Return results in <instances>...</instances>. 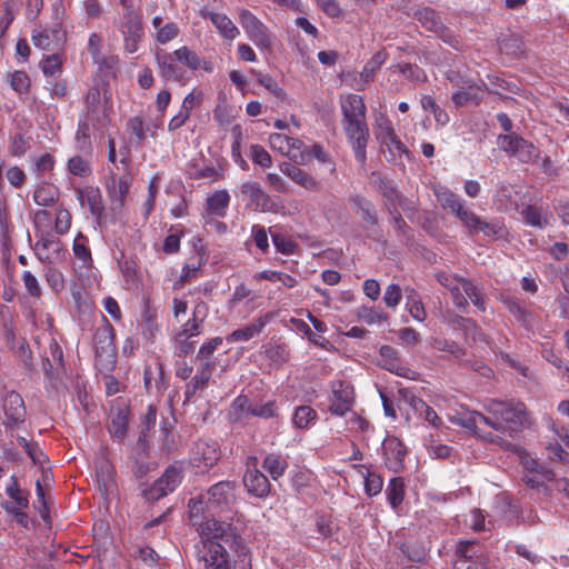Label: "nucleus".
Segmentation results:
<instances>
[{"label":"nucleus","mask_w":569,"mask_h":569,"mask_svg":"<svg viewBox=\"0 0 569 569\" xmlns=\"http://www.w3.org/2000/svg\"><path fill=\"white\" fill-rule=\"evenodd\" d=\"M448 79L456 87V91L452 93V102L456 107L480 103L482 100V87L486 86L483 82L480 86L471 79L460 77L455 71L448 73Z\"/></svg>","instance_id":"obj_5"},{"label":"nucleus","mask_w":569,"mask_h":569,"mask_svg":"<svg viewBox=\"0 0 569 569\" xmlns=\"http://www.w3.org/2000/svg\"><path fill=\"white\" fill-rule=\"evenodd\" d=\"M212 376V365L206 361L201 365L197 375L191 379L190 383L193 386V390H203Z\"/></svg>","instance_id":"obj_52"},{"label":"nucleus","mask_w":569,"mask_h":569,"mask_svg":"<svg viewBox=\"0 0 569 569\" xmlns=\"http://www.w3.org/2000/svg\"><path fill=\"white\" fill-rule=\"evenodd\" d=\"M271 316L264 315L263 317H259L258 319L253 320L251 323L239 328L234 331H232L228 337L227 341L229 342H236V341H248L254 336L259 335L263 328L267 326V323L270 321Z\"/></svg>","instance_id":"obj_28"},{"label":"nucleus","mask_w":569,"mask_h":569,"mask_svg":"<svg viewBox=\"0 0 569 569\" xmlns=\"http://www.w3.org/2000/svg\"><path fill=\"white\" fill-rule=\"evenodd\" d=\"M33 44L42 50L52 51L59 48L66 40V34L59 26L33 30Z\"/></svg>","instance_id":"obj_19"},{"label":"nucleus","mask_w":569,"mask_h":569,"mask_svg":"<svg viewBox=\"0 0 569 569\" xmlns=\"http://www.w3.org/2000/svg\"><path fill=\"white\" fill-rule=\"evenodd\" d=\"M59 189L52 184L43 183L33 192V200L38 206L50 207L59 201Z\"/></svg>","instance_id":"obj_38"},{"label":"nucleus","mask_w":569,"mask_h":569,"mask_svg":"<svg viewBox=\"0 0 569 569\" xmlns=\"http://www.w3.org/2000/svg\"><path fill=\"white\" fill-rule=\"evenodd\" d=\"M219 458L220 450L217 441L200 439L192 448L191 462L201 471L216 465Z\"/></svg>","instance_id":"obj_13"},{"label":"nucleus","mask_w":569,"mask_h":569,"mask_svg":"<svg viewBox=\"0 0 569 569\" xmlns=\"http://www.w3.org/2000/svg\"><path fill=\"white\" fill-rule=\"evenodd\" d=\"M291 323L299 332H302L311 343L325 350H330L333 348V345L327 338L312 331L310 326L305 320L292 318Z\"/></svg>","instance_id":"obj_36"},{"label":"nucleus","mask_w":569,"mask_h":569,"mask_svg":"<svg viewBox=\"0 0 569 569\" xmlns=\"http://www.w3.org/2000/svg\"><path fill=\"white\" fill-rule=\"evenodd\" d=\"M181 479V471L170 466L148 490H144V496L149 500H158L172 492L180 485Z\"/></svg>","instance_id":"obj_14"},{"label":"nucleus","mask_w":569,"mask_h":569,"mask_svg":"<svg viewBox=\"0 0 569 569\" xmlns=\"http://www.w3.org/2000/svg\"><path fill=\"white\" fill-rule=\"evenodd\" d=\"M415 17L428 31L433 32L435 34L443 32L445 23L436 10L429 7L421 8L415 12Z\"/></svg>","instance_id":"obj_32"},{"label":"nucleus","mask_w":569,"mask_h":569,"mask_svg":"<svg viewBox=\"0 0 569 569\" xmlns=\"http://www.w3.org/2000/svg\"><path fill=\"white\" fill-rule=\"evenodd\" d=\"M206 505V498L204 496H200L198 499H191L188 503L189 508V518L193 526L200 527V525H203L201 522L202 513H203V506ZM200 530V528H198Z\"/></svg>","instance_id":"obj_57"},{"label":"nucleus","mask_w":569,"mask_h":569,"mask_svg":"<svg viewBox=\"0 0 569 569\" xmlns=\"http://www.w3.org/2000/svg\"><path fill=\"white\" fill-rule=\"evenodd\" d=\"M431 347L435 350L443 352V359L456 361L459 365L462 363L463 358L467 355L466 349L458 342L445 338H433L431 340Z\"/></svg>","instance_id":"obj_26"},{"label":"nucleus","mask_w":569,"mask_h":569,"mask_svg":"<svg viewBox=\"0 0 569 569\" xmlns=\"http://www.w3.org/2000/svg\"><path fill=\"white\" fill-rule=\"evenodd\" d=\"M450 212L456 216L468 230L479 223V217L473 211L466 209L462 200L458 202Z\"/></svg>","instance_id":"obj_49"},{"label":"nucleus","mask_w":569,"mask_h":569,"mask_svg":"<svg viewBox=\"0 0 569 569\" xmlns=\"http://www.w3.org/2000/svg\"><path fill=\"white\" fill-rule=\"evenodd\" d=\"M230 201L229 193L226 190L213 192L207 200L209 210L221 216L223 210L228 207Z\"/></svg>","instance_id":"obj_47"},{"label":"nucleus","mask_w":569,"mask_h":569,"mask_svg":"<svg viewBox=\"0 0 569 569\" xmlns=\"http://www.w3.org/2000/svg\"><path fill=\"white\" fill-rule=\"evenodd\" d=\"M342 112L341 124L351 146L356 160L365 166L367 161V146L370 138L367 123V107L363 98L356 93H349L340 98Z\"/></svg>","instance_id":"obj_1"},{"label":"nucleus","mask_w":569,"mask_h":569,"mask_svg":"<svg viewBox=\"0 0 569 569\" xmlns=\"http://www.w3.org/2000/svg\"><path fill=\"white\" fill-rule=\"evenodd\" d=\"M316 532L318 539H330L333 538L338 532V526L332 522L329 517L319 516L316 519Z\"/></svg>","instance_id":"obj_46"},{"label":"nucleus","mask_w":569,"mask_h":569,"mask_svg":"<svg viewBox=\"0 0 569 569\" xmlns=\"http://www.w3.org/2000/svg\"><path fill=\"white\" fill-rule=\"evenodd\" d=\"M199 533L203 546L217 541L226 546V548H231L234 545L240 546L242 540L237 529L231 523L216 519H208L203 525H200Z\"/></svg>","instance_id":"obj_4"},{"label":"nucleus","mask_w":569,"mask_h":569,"mask_svg":"<svg viewBox=\"0 0 569 569\" xmlns=\"http://www.w3.org/2000/svg\"><path fill=\"white\" fill-rule=\"evenodd\" d=\"M392 133H395L392 122L385 113H379L376 117L375 126V136L377 140L381 141L382 139L390 137Z\"/></svg>","instance_id":"obj_54"},{"label":"nucleus","mask_w":569,"mask_h":569,"mask_svg":"<svg viewBox=\"0 0 569 569\" xmlns=\"http://www.w3.org/2000/svg\"><path fill=\"white\" fill-rule=\"evenodd\" d=\"M120 31L123 37L124 51L128 53L137 52L139 43L144 37L141 16L131 11L124 12Z\"/></svg>","instance_id":"obj_10"},{"label":"nucleus","mask_w":569,"mask_h":569,"mask_svg":"<svg viewBox=\"0 0 569 569\" xmlns=\"http://www.w3.org/2000/svg\"><path fill=\"white\" fill-rule=\"evenodd\" d=\"M6 493L13 500L14 506L29 507V495L20 489L14 477H12V483L7 487Z\"/></svg>","instance_id":"obj_53"},{"label":"nucleus","mask_w":569,"mask_h":569,"mask_svg":"<svg viewBox=\"0 0 569 569\" xmlns=\"http://www.w3.org/2000/svg\"><path fill=\"white\" fill-rule=\"evenodd\" d=\"M199 16L203 19H209L219 34L228 41L234 40L240 34L238 27L224 13L213 12L208 7H202L199 10Z\"/></svg>","instance_id":"obj_18"},{"label":"nucleus","mask_w":569,"mask_h":569,"mask_svg":"<svg viewBox=\"0 0 569 569\" xmlns=\"http://www.w3.org/2000/svg\"><path fill=\"white\" fill-rule=\"evenodd\" d=\"M71 227V214L70 212L60 207L57 209L56 221H54V230L58 234H64L69 231Z\"/></svg>","instance_id":"obj_64"},{"label":"nucleus","mask_w":569,"mask_h":569,"mask_svg":"<svg viewBox=\"0 0 569 569\" xmlns=\"http://www.w3.org/2000/svg\"><path fill=\"white\" fill-rule=\"evenodd\" d=\"M173 59H178L180 66L184 69H189L190 71H197L198 69H202L206 72L213 71V64L210 61L202 60L194 51H192L187 46H182L179 49L173 51Z\"/></svg>","instance_id":"obj_23"},{"label":"nucleus","mask_w":569,"mask_h":569,"mask_svg":"<svg viewBox=\"0 0 569 569\" xmlns=\"http://www.w3.org/2000/svg\"><path fill=\"white\" fill-rule=\"evenodd\" d=\"M522 140L523 138L517 134H500L498 136L497 143L501 150L510 156H515Z\"/></svg>","instance_id":"obj_56"},{"label":"nucleus","mask_w":569,"mask_h":569,"mask_svg":"<svg viewBox=\"0 0 569 569\" xmlns=\"http://www.w3.org/2000/svg\"><path fill=\"white\" fill-rule=\"evenodd\" d=\"M318 418L317 411L310 406H300L296 408L292 416V422L298 429H307L315 423Z\"/></svg>","instance_id":"obj_42"},{"label":"nucleus","mask_w":569,"mask_h":569,"mask_svg":"<svg viewBox=\"0 0 569 569\" xmlns=\"http://www.w3.org/2000/svg\"><path fill=\"white\" fill-rule=\"evenodd\" d=\"M379 355L381 357V366L397 376L405 378H413L415 371L405 367L399 359V352L391 346L383 345L379 349Z\"/></svg>","instance_id":"obj_21"},{"label":"nucleus","mask_w":569,"mask_h":569,"mask_svg":"<svg viewBox=\"0 0 569 569\" xmlns=\"http://www.w3.org/2000/svg\"><path fill=\"white\" fill-rule=\"evenodd\" d=\"M252 405L247 396H238L231 403L229 410L230 420L233 422H241L251 416Z\"/></svg>","instance_id":"obj_39"},{"label":"nucleus","mask_w":569,"mask_h":569,"mask_svg":"<svg viewBox=\"0 0 569 569\" xmlns=\"http://www.w3.org/2000/svg\"><path fill=\"white\" fill-rule=\"evenodd\" d=\"M3 425L7 429L20 427L26 421L24 401L17 391H7L2 398Z\"/></svg>","instance_id":"obj_11"},{"label":"nucleus","mask_w":569,"mask_h":569,"mask_svg":"<svg viewBox=\"0 0 569 569\" xmlns=\"http://www.w3.org/2000/svg\"><path fill=\"white\" fill-rule=\"evenodd\" d=\"M436 279L441 286L451 292L455 306L463 309L468 306V300L461 291V286L465 281V278L450 274L446 271H438L436 273Z\"/></svg>","instance_id":"obj_24"},{"label":"nucleus","mask_w":569,"mask_h":569,"mask_svg":"<svg viewBox=\"0 0 569 569\" xmlns=\"http://www.w3.org/2000/svg\"><path fill=\"white\" fill-rule=\"evenodd\" d=\"M250 157L253 163L261 166L262 168H269L272 164L271 156L259 144H252L250 147Z\"/></svg>","instance_id":"obj_62"},{"label":"nucleus","mask_w":569,"mask_h":569,"mask_svg":"<svg viewBox=\"0 0 569 569\" xmlns=\"http://www.w3.org/2000/svg\"><path fill=\"white\" fill-rule=\"evenodd\" d=\"M270 234L277 251L283 254H292L296 251L298 243L290 237L272 230Z\"/></svg>","instance_id":"obj_45"},{"label":"nucleus","mask_w":569,"mask_h":569,"mask_svg":"<svg viewBox=\"0 0 569 569\" xmlns=\"http://www.w3.org/2000/svg\"><path fill=\"white\" fill-rule=\"evenodd\" d=\"M488 553L476 540H462L456 545L455 569H488Z\"/></svg>","instance_id":"obj_3"},{"label":"nucleus","mask_w":569,"mask_h":569,"mask_svg":"<svg viewBox=\"0 0 569 569\" xmlns=\"http://www.w3.org/2000/svg\"><path fill=\"white\" fill-rule=\"evenodd\" d=\"M483 408L502 422L506 427V431L510 435L518 431L529 420L526 406L520 401L488 399Z\"/></svg>","instance_id":"obj_2"},{"label":"nucleus","mask_w":569,"mask_h":569,"mask_svg":"<svg viewBox=\"0 0 569 569\" xmlns=\"http://www.w3.org/2000/svg\"><path fill=\"white\" fill-rule=\"evenodd\" d=\"M90 127L89 122L82 121L79 123L76 132L77 148L82 152H90L92 149Z\"/></svg>","instance_id":"obj_51"},{"label":"nucleus","mask_w":569,"mask_h":569,"mask_svg":"<svg viewBox=\"0 0 569 569\" xmlns=\"http://www.w3.org/2000/svg\"><path fill=\"white\" fill-rule=\"evenodd\" d=\"M173 52L159 51L156 53V61L160 76L170 81L184 82L188 80L186 70L180 66L178 59H173Z\"/></svg>","instance_id":"obj_16"},{"label":"nucleus","mask_w":569,"mask_h":569,"mask_svg":"<svg viewBox=\"0 0 569 569\" xmlns=\"http://www.w3.org/2000/svg\"><path fill=\"white\" fill-rule=\"evenodd\" d=\"M280 171L290 178L295 183L301 186L302 188L309 191H319L321 189V183L317 181L311 174L301 168L290 163L282 162L279 166Z\"/></svg>","instance_id":"obj_22"},{"label":"nucleus","mask_w":569,"mask_h":569,"mask_svg":"<svg viewBox=\"0 0 569 569\" xmlns=\"http://www.w3.org/2000/svg\"><path fill=\"white\" fill-rule=\"evenodd\" d=\"M239 22L248 38L260 49L270 51L272 37L268 28L249 10L241 9Z\"/></svg>","instance_id":"obj_6"},{"label":"nucleus","mask_w":569,"mask_h":569,"mask_svg":"<svg viewBox=\"0 0 569 569\" xmlns=\"http://www.w3.org/2000/svg\"><path fill=\"white\" fill-rule=\"evenodd\" d=\"M387 500L392 507L397 509L405 498V481L402 478H392L386 489Z\"/></svg>","instance_id":"obj_41"},{"label":"nucleus","mask_w":569,"mask_h":569,"mask_svg":"<svg viewBox=\"0 0 569 569\" xmlns=\"http://www.w3.org/2000/svg\"><path fill=\"white\" fill-rule=\"evenodd\" d=\"M248 493L257 498H266L271 490L268 478L257 468L248 469L242 478Z\"/></svg>","instance_id":"obj_20"},{"label":"nucleus","mask_w":569,"mask_h":569,"mask_svg":"<svg viewBox=\"0 0 569 569\" xmlns=\"http://www.w3.org/2000/svg\"><path fill=\"white\" fill-rule=\"evenodd\" d=\"M61 250V242L53 234H42L34 244L37 257L42 262L51 261V253H59Z\"/></svg>","instance_id":"obj_31"},{"label":"nucleus","mask_w":569,"mask_h":569,"mask_svg":"<svg viewBox=\"0 0 569 569\" xmlns=\"http://www.w3.org/2000/svg\"><path fill=\"white\" fill-rule=\"evenodd\" d=\"M240 191L246 196L256 211L278 213L280 206L263 191L261 186L256 181L243 182Z\"/></svg>","instance_id":"obj_12"},{"label":"nucleus","mask_w":569,"mask_h":569,"mask_svg":"<svg viewBox=\"0 0 569 569\" xmlns=\"http://www.w3.org/2000/svg\"><path fill=\"white\" fill-rule=\"evenodd\" d=\"M76 193L81 206H87L90 213L96 218L101 217L103 204L99 188L86 187L84 189H77Z\"/></svg>","instance_id":"obj_27"},{"label":"nucleus","mask_w":569,"mask_h":569,"mask_svg":"<svg viewBox=\"0 0 569 569\" xmlns=\"http://www.w3.org/2000/svg\"><path fill=\"white\" fill-rule=\"evenodd\" d=\"M349 201L355 212L359 214L363 221L368 222L371 226L378 224V216L375 206L370 200L359 194H356L352 196Z\"/></svg>","instance_id":"obj_33"},{"label":"nucleus","mask_w":569,"mask_h":569,"mask_svg":"<svg viewBox=\"0 0 569 569\" xmlns=\"http://www.w3.org/2000/svg\"><path fill=\"white\" fill-rule=\"evenodd\" d=\"M262 468L273 480L282 477L288 468L287 460L277 453H268L262 461Z\"/></svg>","instance_id":"obj_37"},{"label":"nucleus","mask_w":569,"mask_h":569,"mask_svg":"<svg viewBox=\"0 0 569 569\" xmlns=\"http://www.w3.org/2000/svg\"><path fill=\"white\" fill-rule=\"evenodd\" d=\"M2 508L14 518L19 526L23 528L29 527L30 519L24 512V509L28 507L14 506L13 502L6 501L2 503Z\"/></svg>","instance_id":"obj_59"},{"label":"nucleus","mask_w":569,"mask_h":569,"mask_svg":"<svg viewBox=\"0 0 569 569\" xmlns=\"http://www.w3.org/2000/svg\"><path fill=\"white\" fill-rule=\"evenodd\" d=\"M538 156V149L531 142L523 139L513 157H517L521 162L528 163L537 159Z\"/></svg>","instance_id":"obj_61"},{"label":"nucleus","mask_w":569,"mask_h":569,"mask_svg":"<svg viewBox=\"0 0 569 569\" xmlns=\"http://www.w3.org/2000/svg\"><path fill=\"white\" fill-rule=\"evenodd\" d=\"M357 316L359 320L366 322L367 325H375L388 319V315L380 311L375 307H366L362 306L358 309Z\"/></svg>","instance_id":"obj_48"},{"label":"nucleus","mask_w":569,"mask_h":569,"mask_svg":"<svg viewBox=\"0 0 569 569\" xmlns=\"http://www.w3.org/2000/svg\"><path fill=\"white\" fill-rule=\"evenodd\" d=\"M201 556L204 569H231V561L226 546L213 541L204 545Z\"/></svg>","instance_id":"obj_17"},{"label":"nucleus","mask_w":569,"mask_h":569,"mask_svg":"<svg viewBox=\"0 0 569 569\" xmlns=\"http://www.w3.org/2000/svg\"><path fill=\"white\" fill-rule=\"evenodd\" d=\"M46 280L48 286L54 291L60 292L64 289V278L60 270L56 268H47L46 272Z\"/></svg>","instance_id":"obj_63"},{"label":"nucleus","mask_w":569,"mask_h":569,"mask_svg":"<svg viewBox=\"0 0 569 569\" xmlns=\"http://www.w3.org/2000/svg\"><path fill=\"white\" fill-rule=\"evenodd\" d=\"M259 278L269 281H279L287 288H293L297 284L296 278L280 271L264 270L259 273Z\"/></svg>","instance_id":"obj_60"},{"label":"nucleus","mask_w":569,"mask_h":569,"mask_svg":"<svg viewBox=\"0 0 569 569\" xmlns=\"http://www.w3.org/2000/svg\"><path fill=\"white\" fill-rule=\"evenodd\" d=\"M102 323L93 335V346L97 357H111L114 352V329L109 320L102 316Z\"/></svg>","instance_id":"obj_15"},{"label":"nucleus","mask_w":569,"mask_h":569,"mask_svg":"<svg viewBox=\"0 0 569 569\" xmlns=\"http://www.w3.org/2000/svg\"><path fill=\"white\" fill-rule=\"evenodd\" d=\"M330 389V406L328 411L338 417L346 416L351 411L355 405V391L352 385L345 380H335L331 381Z\"/></svg>","instance_id":"obj_7"},{"label":"nucleus","mask_w":569,"mask_h":569,"mask_svg":"<svg viewBox=\"0 0 569 569\" xmlns=\"http://www.w3.org/2000/svg\"><path fill=\"white\" fill-rule=\"evenodd\" d=\"M68 171L77 177H88L92 173L90 161L82 156H73L67 162Z\"/></svg>","instance_id":"obj_44"},{"label":"nucleus","mask_w":569,"mask_h":569,"mask_svg":"<svg viewBox=\"0 0 569 569\" xmlns=\"http://www.w3.org/2000/svg\"><path fill=\"white\" fill-rule=\"evenodd\" d=\"M18 445L26 450V453L30 458L33 465L43 466L47 461V456L43 453L39 445L32 440H28L24 437H17Z\"/></svg>","instance_id":"obj_43"},{"label":"nucleus","mask_w":569,"mask_h":569,"mask_svg":"<svg viewBox=\"0 0 569 569\" xmlns=\"http://www.w3.org/2000/svg\"><path fill=\"white\" fill-rule=\"evenodd\" d=\"M131 182L132 178L129 173H124L118 179L113 173H111L107 181V190L112 203H117L119 207L123 206L124 199L129 193Z\"/></svg>","instance_id":"obj_25"},{"label":"nucleus","mask_w":569,"mask_h":569,"mask_svg":"<svg viewBox=\"0 0 569 569\" xmlns=\"http://www.w3.org/2000/svg\"><path fill=\"white\" fill-rule=\"evenodd\" d=\"M202 323V319H196L192 317L181 326L177 338L188 340L189 338L199 336L201 333Z\"/></svg>","instance_id":"obj_58"},{"label":"nucleus","mask_w":569,"mask_h":569,"mask_svg":"<svg viewBox=\"0 0 569 569\" xmlns=\"http://www.w3.org/2000/svg\"><path fill=\"white\" fill-rule=\"evenodd\" d=\"M382 449L388 467L397 470L402 465L407 453L403 443L397 438H390L383 442Z\"/></svg>","instance_id":"obj_30"},{"label":"nucleus","mask_w":569,"mask_h":569,"mask_svg":"<svg viewBox=\"0 0 569 569\" xmlns=\"http://www.w3.org/2000/svg\"><path fill=\"white\" fill-rule=\"evenodd\" d=\"M108 430L112 438L122 441L127 437L128 431V411L119 409L113 413L108 425Z\"/></svg>","instance_id":"obj_35"},{"label":"nucleus","mask_w":569,"mask_h":569,"mask_svg":"<svg viewBox=\"0 0 569 569\" xmlns=\"http://www.w3.org/2000/svg\"><path fill=\"white\" fill-rule=\"evenodd\" d=\"M435 194L440 206L448 211L452 210L461 201L459 196L446 187L437 188Z\"/></svg>","instance_id":"obj_50"},{"label":"nucleus","mask_w":569,"mask_h":569,"mask_svg":"<svg viewBox=\"0 0 569 569\" xmlns=\"http://www.w3.org/2000/svg\"><path fill=\"white\" fill-rule=\"evenodd\" d=\"M377 188L380 194L387 200L388 211L393 214L396 207H405L407 198L399 192L386 178L377 180Z\"/></svg>","instance_id":"obj_29"},{"label":"nucleus","mask_w":569,"mask_h":569,"mask_svg":"<svg viewBox=\"0 0 569 569\" xmlns=\"http://www.w3.org/2000/svg\"><path fill=\"white\" fill-rule=\"evenodd\" d=\"M237 482L230 480L212 485L206 495V508L210 511H224L236 501Z\"/></svg>","instance_id":"obj_8"},{"label":"nucleus","mask_w":569,"mask_h":569,"mask_svg":"<svg viewBox=\"0 0 569 569\" xmlns=\"http://www.w3.org/2000/svg\"><path fill=\"white\" fill-rule=\"evenodd\" d=\"M87 118L86 122L97 129L102 130L109 126L110 107L107 100H101L100 91L96 88L90 89L86 96Z\"/></svg>","instance_id":"obj_9"},{"label":"nucleus","mask_w":569,"mask_h":569,"mask_svg":"<svg viewBox=\"0 0 569 569\" xmlns=\"http://www.w3.org/2000/svg\"><path fill=\"white\" fill-rule=\"evenodd\" d=\"M379 142L381 146V151L389 162H396L401 158L402 154L408 153L407 148L397 137L396 132Z\"/></svg>","instance_id":"obj_34"},{"label":"nucleus","mask_w":569,"mask_h":569,"mask_svg":"<svg viewBox=\"0 0 569 569\" xmlns=\"http://www.w3.org/2000/svg\"><path fill=\"white\" fill-rule=\"evenodd\" d=\"M251 73L256 76L257 81L263 86L268 91L274 94L277 98L282 99L284 91L279 87L278 82L269 74H263L257 70H251Z\"/></svg>","instance_id":"obj_55"},{"label":"nucleus","mask_w":569,"mask_h":569,"mask_svg":"<svg viewBox=\"0 0 569 569\" xmlns=\"http://www.w3.org/2000/svg\"><path fill=\"white\" fill-rule=\"evenodd\" d=\"M482 231L488 237H503L506 233L505 223L499 219L483 221L479 218V223L471 227L469 232L471 234Z\"/></svg>","instance_id":"obj_40"}]
</instances>
